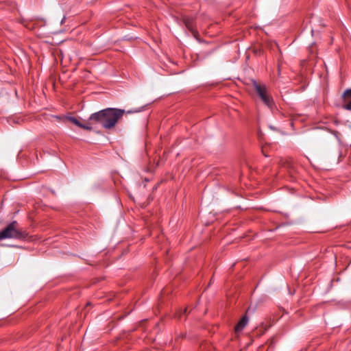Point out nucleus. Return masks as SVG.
Segmentation results:
<instances>
[{
    "instance_id": "f257e3e1",
    "label": "nucleus",
    "mask_w": 351,
    "mask_h": 351,
    "mask_svg": "<svg viewBox=\"0 0 351 351\" xmlns=\"http://www.w3.org/2000/svg\"><path fill=\"white\" fill-rule=\"evenodd\" d=\"M130 112V111L125 112V110L120 108H107L93 113L89 117V120L93 122V125L99 124L106 130H111L115 127L125 113Z\"/></svg>"
},
{
    "instance_id": "f03ea898",
    "label": "nucleus",
    "mask_w": 351,
    "mask_h": 351,
    "mask_svg": "<svg viewBox=\"0 0 351 351\" xmlns=\"http://www.w3.org/2000/svg\"><path fill=\"white\" fill-rule=\"evenodd\" d=\"M27 237V232L20 228L16 221H12L3 230L0 231V240L5 239L25 240Z\"/></svg>"
},
{
    "instance_id": "7ed1b4c3",
    "label": "nucleus",
    "mask_w": 351,
    "mask_h": 351,
    "mask_svg": "<svg viewBox=\"0 0 351 351\" xmlns=\"http://www.w3.org/2000/svg\"><path fill=\"white\" fill-rule=\"evenodd\" d=\"M252 84L263 103L269 109L272 110L275 104L272 97L268 93L267 88L265 84H259L256 80H252Z\"/></svg>"
},
{
    "instance_id": "20e7f679",
    "label": "nucleus",
    "mask_w": 351,
    "mask_h": 351,
    "mask_svg": "<svg viewBox=\"0 0 351 351\" xmlns=\"http://www.w3.org/2000/svg\"><path fill=\"white\" fill-rule=\"evenodd\" d=\"M67 119L72 123L84 130L90 131L93 129V122H90L89 119L86 123H82L74 117H68Z\"/></svg>"
},
{
    "instance_id": "39448f33",
    "label": "nucleus",
    "mask_w": 351,
    "mask_h": 351,
    "mask_svg": "<svg viewBox=\"0 0 351 351\" xmlns=\"http://www.w3.org/2000/svg\"><path fill=\"white\" fill-rule=\"evenodd\" d=\"M182 22L186 27L193 34L195 35L197 33L194 28V19L193 17L189 16H183Z\"/></svg>"
},
{
    "instance_id": "423d86ee",
    "label": "nucleus",
    "mask_w": 351,
    "mask_h": 351,
    "mask_svg": "<svg viewBox=\"0 0 351 351\" xmlns=\"http://www.w3.org/2000/svg\"><path fill=\"white\" fill-rule=\"evenodd\" d=\"M248 322V317H247L246 315H245L244 316H243L241 317V319H240V321L238 322V324L236 325L235 328H234V330L236 332H241L244 328L245 326H246V324H247Z\"/></svg>"
},
{
    "instance_id": "0eeeda50",
    "label": "nucleus",
    "mask_w": 351,
    "mask_h": 351,
    "mask_svg": "<svg viewBox=\"0 0 351 351\" xmlns=\"http://www.w3.org/2000/svg\"><path fill=\"white\" fill-rule=\"evenodd\" d=\"M343 98L344 102H346L347 100H351V88L346 90L343 94Z\"/></svg>"
},
{
    "instance_id": "6e6552de",
    "label": "nucleus",
    "mask_w": 351,
    "mask_h": 351,
    "mask_svg": "<svg viewBox=\"0 0 351 351\" xmlns=\"http://www.w3.org/2000/svg\"><path fill=\"white\" fill-rule=\"evenodd\" d=\"M343 105L344 109L351 110V100H347L346 102Z\"/></svg>"
},
{
    "instance_id": "1a4fd4ad",
    "label": "nucleus",
    "mask_w": 351,
    "mask_h": 351,
    "mask_svg": "<svg viewBox=\"0 0 351 351\" xmlns=\"http://www.w3.org/2000/svg\"><path fill=\"white\" fill-rule=\"evenodd\" d=\"M262 152H263V154H264V156H265V157H267V156H268V155H267V154H266L265 153L264 148H263V149H262Z\"/></svg>"
},
{
    "instance_id": "9d476101",
    "label": "nucleus",
    "mask_w": 351,
    "mask_h": 351,
    "mask_svg": "<svg viewBox=\"0 0 351 351\" xmlns=\"http://www.w3.org/2000/svg\"><path fill=\"white\" fill-rule=\"evenodd\" d=\"M186 311H187V308H185L184 309V311H183V313H186Z\"/></svg>"
}]
</instances>
